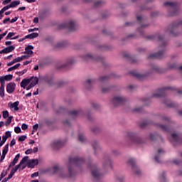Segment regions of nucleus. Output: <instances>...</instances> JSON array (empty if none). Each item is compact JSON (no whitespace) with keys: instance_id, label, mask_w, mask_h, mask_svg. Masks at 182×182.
<instances>
[{"instance_id":"1","label":"nucleus","mask_w":182,"mask_h":182,"mask_svg":"<svg viewBox=\"0 0 182 182\" xmlns=\"http://www.w3.org/2000/svg\"><path fill=\"white\" fill-rule=\"evenodd\" d=\"M164 37L163 36H159V53H155L154 54H150L149 59H163L165 57L166 46H167V42L165 41Z\"/></svg>"},{"instance_id":"2","label":"nucleus","mask_w":182,"mask_h":182,"mask_svg":"<svg viewBox=\"0 0 182 182\" xmlns=\"http://www.w3.org/2000/svg\"><path fill=\"white\" fill-rule=\"evenodd\" d=\"M164 6L168 7L169 16H176L178 14L179 6L177 2H165Z\"/></svg>"},{"instance_id":"3","label":"nucleus","mask_w":182,"mask_h":182,"mask_svg":"<svg viewBox=\"0 0 182 182\" xmlns=\"http://www.w3.org/2000/svg\"><path fill=\"white\" fill-rule=\"evenodd\" d=\"M168 90L175 91L176 90V88L175 87H166L164 88H161L159 90V92L154 93L152 96V97H165L167 94Z\"/></svg>"},{"instance_id":"4","label":"nucleus","mask_w":182,"mask_h":182,"mask_svg":"<svg viewBox=\"0 0 182 182\" xmlns=\"http://www.w3.org/2000/svg\"><path fill=\"white\" fill-rule=\"evenodd\" d=\"M180 27H182V20L180 21L173 22L171 26L168 28V31L169 32L171 36L176 37L178 36V34L175 33V31L177 28Z\"/></svg>"},{"instance_id":"5","label":"nucleus","mask_w":182,"mask_h":182,"mask_svg":"<svg viewBox=\"0 0 182 182\" xmlns=\"http://www.w3.org/2000/svg\"><path fill=\"white\" fill-rule=\"evenodd\" d=\"M127 139L135 144H140L142 143L141 138L138 137L136 134L133 132H127Z\"/></svg>"},{"instance_id":"6","label":"nucleus","mask_w":182,"mask_h":182,"mask_svg":"<svg viewBox=\"0 0 182 182\" xmlns=\"http://www.w3.org/2000/svg\"><path fill=\"white\" fill-rule=\"evenodd\" d=\"M85 159L84 158H80V157H75V158H70L69 159V164L70 166L72 165H74L75 166H80L82 164H84Z\"/></svg>"},{"instance_id":"7","label":"nucleus","mask_w":182,"mask_h":182,"mask_svg":"<svg viewBox=\"0 0 182 182\" xmlns=\"http://www.w3.org/2000/svg\"><path fill=\"white\" fill-rule=\"evenodd\" d=\"M126 102L127 99L120 96H114L112 100V103L114 107H118L121 105H124Z\"/></svg>"},{"instance_id":"8","label":"nucleus","mask_w":182,"mask_h":182,"mask_svg":"<svg viewBox=\"0 0 182 182\" xmlns=\"http://www.w3.org/2000/svg\"><path fill=\"white\" fill-rule=\"evenodd\" d=\"M65 143H68V139H63L61 141H54L51 144V147L54 150H59V149H61V147L65 146Z\"/></svg>"},{"instance_id":"9","label":"nucleus","mask_w":182,"mask_h":182,"mask_svg":"<svg viewBox=\"0 0 182 182\" xmlns=\"http://www.w3.org/2000/svg\"><path fill=\"white\" fill-rule=\"evenodd\" d=\"M60 177L61 178H68L69 177V164L68 162L63 166L60 173Z\"/></svg>"},{"instance_id":"10","label":"nucleus","mask_w":182,"mask_h":182,"mask_svg":"<svg viewBox=\"0 0 182 182\" xmlns=\"http://www.w3.org/2000/svg\"><path fill=\"white\" fill-rule=\"evenodd\" d=\"M29 159L28 156H24L20 161V163L16 165L15 166L14 168L11 170V173H12L14 175L15 174V173H16L18 171V170H19L20 167L23 165L25 164V163H26V161H28V159Z\"/></svg>"},{"instance_id":"11","label":"nucleus","mask_w":182,"mask_h":182,"mask_svg":"<svg viewBox=\"0 0 182 182\" xmlns=\"http://www.w3.org/2000/svg\"><path fill=\"white\" fill-rule=\"evenodd\" d=\"M127 164L129 165H132V168L133 171L137 174V175H140L141 173V171L139 168H138V167L135 165V161L133 159H129L127 161Z\"/></svg>"},{"instance_id":"12","label":"nucleus","mask_w":182,"mask_h":182,"mask_svg":"<svg viewBox=\"0 0 182 182\" xmlns=\"http://www.w3.org/2000/svg\"><path fill=\"white\" fill-rule=\"evenodd\" d=\"M8 107H9L11 112H18L19 110V101L9 102Z\"/></svg>"},{"instance_id":"13","label":"nucleus","mask_w":182,"mask_h":182,"mask_svg":"<svg viewBox=\"0 0 182 182\" xmlns=\"http://www.w3.org/2000/svg\"><path fill=\"white\" fill-rule=\"evenodd\" d=\"M171 138V143L173 144V146H176V144H182V139L180 138L177 134H172Z\"/></svg>"},{"instance_id":"14","label":"nucleus","mask_w":182,"mask_h":182,"mask_svg":"<svg viewBox=\"0 0 182 182\" xmlns=\"http://www.w3.org/2000/svg\"><path fill=\"white\" fill-rule=\"evenodd\" d=\"M137 21L138 22H139L140 25H141V28H138V31L139 32V33L143 36V31H141L142 28H146L149 26V24H144V19L142 18L141 16H137Z\"/></svg>"},{"instance_id":"15","label":"nucleus","mask_w":182,"mask_h":182,"mask_svg":"<svg viewBox=\"0 0 182 182\" xmlns=\"http://www.w3.org/2000/svg\"><path fill=\"white\" fill-rule=\"evenodd\" d=\"M15 89H16V84H15V82L8 83L6 87L7 93L10 95L15 92Z\"/></svg>"},{"instance_id":"16","label":"nucleus","mask_w":182,"mask_h":182,"mask_svg":"<svg viewBox=\"0 0 182 182\" xmlns=\"http://www.w3.org/2000/svg\"><path fill=\"white\" fill-rule=\"evenodd\" d=\"M131 74L132 75H134V77H136L137 79H139L140 80H142L146 76H148L150 73H146V75H141V74H139V73H136V71H132V72H131Z\"/></svg>"},{"instance_id":"17","label":"nucleus","mask_w":182,"mask_h":182,"mask_svg":"<svg viewBox=\"0 0 182 182\" xmlns=\"http://www.w3.org/2000/svg\"><path fill=\"white\" fill-rule=\"evenodd\" d=\"M19 157H21V154H18L17 155H16V156L13 159V161H11L9 165L7 170H11V167H14V166H15V164L18 163V161H19Z\"/></svg>"},{"instance_id":"18","label":"nucleus","mask_w":182,"mask_h":182,"mask_svg":"<svg viewBox=\"0 0 182 182\" xmlns=\"http://www.w3.org/2000/svg\"><path fill=\"white\" fill-rule=\"evenodd\" d=\"M158 154L157 155L155 156V160L158 164H161V161L160 160L161 157V154H165V151L162 149H159L158 150Z\"/></svg>"},{"instance_id":"19","label":"nucleus","mask_w":182,"mask_h":182,"mask_svg":"<svg viewBox=\"0 0 182 182\" xmlns=\"http://www.w3.org/2000/svg\"><path fill=\"white\" fill-rule=\"evenodd\" d=\"M81 110H73L69 112L70 119H75L76 117L80 115Z\"/></svg>"},{"instance_id":"20","label":"nucleus","mask_w":182,"mask_h":182,"mask_svg":"<svg viewBox=\"0 0 182 182\" xmlns=\"http://www.w3.org/2000/svg\"><path fill=\"white\" fill-rule=\"evenodd\" d=\"M77 29L76 23L73 21H69V32L75 31Z\"/></svg>"},{"instance_id":"21","label":"nucleus","mask_w":182,"mask_h":182,"mask_svg":"<svg viewBox=\"0 0 182 182\" xmlns=\"http://www.w3.org/2000/svg\"><path fill=\"white\" fill-rule=\"evenodd\" d=\"M13 50H15V46H10L6 47V48H4L3 50H1L0 51V54H2V53H11V52H13Z\"/></svg>"},{"instance_id":"22","label":"nucleus","mask_w":182,"mask_h":182,"mask_svg":"<svg viewBox=\"0 0 182 182\" xmlns=\"http://www.w3.org/2000/svg\"><path fill=\"white\" fill-rule=\"evenodd\" d=\"M24 53L26 55H29L30 56H32V55H33V46H27L25 48Z\"/></svg>"},{"instance_id":"23","label":"nucleus","mask_w":182,"mask_h":182,"mask_svg":"<svg viewBox=\"0 0 182 182\" xmlns=\"http://www.w3.org/2000/svg\"><path fill=\"white\" fill-rule=\"evenodd\" d=\"M31 81L32 79L29 78L22 80V81L20 83L21 87H23V89H26V86H28V85H29V83H31Z\"/></svg>"},{"instance_id":"24","label":"nucleus","mask_w":182,"mask_h":182,"mask_svg":"<svg viewBox=\"0 0 182 182\" xmlns=\"http://www.w3.org/2000/svg\"><path fill=\"white\" fill-rule=\"evenodd\" d=\"M39 164V160L38 159H31L28 162V168H33L35 166H38Z\"/></svg>"},{"instance_id":"25","label":"nucleus","mask_w":182,"mask_h":182,"mask_svg":"<svg viewBox=\"0 0 182 182\" xmlns=\"http://www.w3.org/2000/svg\"><path fill=\"white\" fill-rule=\"evenodd\" d=\"M12 77H14L12 75H6L4 77L1 76L0 77V83L2 84L3 82L4 85H5V80H12Z\"/></svg>"},{"instance_id":"26","label":"nucleus","mask_w":182,"mask_h":182,"mask_svg":"<svg viewBox=\"0 0 182 182\" xmlns=\"http://www.w3.org/2000/svg\"><path fill=\"white\" fill-rule=\"evenodd\" d=\"M92 173L96 179H100L102 176V174L99 171V168L97 167L92 170Z\"/></svg>"},{"instance_id":"27","label":"nucleus","mask_w":182,"mask_h":182,"mask_svg":"<svg viewBox=\"0 0 182 182\" xmlns=\"http://www.w3.org/2000/svg\"><path fill=\"white\" fill-rule=\"evenodd\" d=\"M161 120H162L166 124H168V125H172L174 124V122L171 121V118L166 117V115H162V117H161Z\"/></svg>"},{"instance_id":"28","label":"nucleus","mask_w":182,"mask_h":182,"mask_svg":"<svg viewBox=\"0 0 182 182\" xmlns=\"http://www.w3.org/2000/svg\"><path fill=\"white\" fill-rule=\"evenodd\" d=\"M103 167H108L109 166L110 168H112V161L109 158H107V160H105L103 164H102Z\"/></svg>"},{"instance_id":"29","label":"nucleus","mask_w":182,"mask_h":182,"mask_svg":"<svg viewBox=\"0 0 182 182\" xmlns=\"http://www.w3.org/2000/svg\"><path fill=\"white\" fill-rule=\"evenodd\" d=\"M0 97H5V85L4 84V82H1L0 86Z\"/></svg>"},{"instance_id":"30","label":"nucleus","mask_w":182,"mask_h":182,"mask_svg":"<svg viewBox=\"0 0 182 182\" xmlns=\"http://www.w3.org/2000/svg\"><path fill=\"white\" fill-rule=\"evenodd\" d=\"M164 104H165V105L167 107H176V104L174 102H171L170 100H165L164 101Z\"/></svg>"},{"instance_id":"31","label":"nucleus","mask_w":182,"mask_h":182,"mask_svg":"<svg viewBox=\"0 0 182 182\" xmlns=\"http://www.w3.org/2000/svg\"><path fill=\"white\" fill-rule=\"evenodd\" d=\"M124 58L129 59L132 63L134 64L137 63V60L134 58L130 56V54H128V53L124 54Z\"/></svg>"},{"instance_id":"32","label":"nucleus","mask_w":182,"mask_h":182,"mask_svg":"<svg viewBox=\"0 0 182 182\" xmlns=\"http://www.w3.org/2000/svg\"><path fill=\"white\" fill-rule=\"evenodd\" d=\"M39 36V33H32L25 36V39H35V38H38Z\"/></svg>"},{"instance_id":"33","label":"nucleus","mask_w":182,"mask_h":182,"mask_svg":"<svg viewBox=\"0 0 182 182\" xmlns=\"http://www.w3.org/2000/svg\"><path fill=\"white\" fill-rule=\"evenodd\" d=\"M95 80L94 79H89L87 80V82H85V87H87V90H90V86H92V85H94Z\"/></svg>"},{"instance_id":"34","label":"nucleus","mask_w":182,"mask_h":182,"mask_svg":"<svg viewBox=\"0 0 182 182\" xmlns=\"http://www.w3.org/2000/svg\"><path fill=\"white\" fill-rule=\"evenodd\" d=\"M151 70L152 73L155 72L157 73H161L163 72V70L161 68H159V67L157 65H153L151 68Z\"/></svg>"},{"instance_id":"35","label":"nucleus","mask_w":182,"mask_h":182,"mask_svg":"<svg viewBox=\"0 0 182 182\" xmlns=\"http://www.w3.org/2000/svg\"><path fill=\"white\" fill-rule=\"evenodd\" d=\"M20 4H21V1L17 0V1H12L9 4V6H10V8H16V6H18V5H20Z\"/></svg>"},{"instance_id":"36","label":"nucleus","mask_w":182,"mask_h":182,"mask_svg":"<svg viewBox=\"0 0 182 182\" xmlns=\"http://www.w3.org/2000/svg\"><path fill=\"white\" fill-rule=\"evenodd\" d=\"M19 66H21V63H17L15 65L8 68L7 72H12V70H16V69H18Z\"/></svg>"},{"instance_id":"37","label":"nucleus","mask_w":182,"mask_h":182,"mask_svg":"<svg viewBox=\"0 0 182 182\" xmlns=\"http://www.w3.org/2000/svg\"><path fill=\"white\" fill-rule=\"evenodd\" d=\"M159 127L164 132H170V128L168 126L166 127L165 125L159 124Z\"/></svg>"},{"instance_id":"38","label":"nucleus","mask_w":182,"mask_h":182,"mask_svg":"<svg viewBox=\"0 0 182 182\" xmlns=\"http://www.w3.org/2000/svg\"><path fill=\"white\" fill-rule=\"evenodd\" d=\"M34 82H31L29 85L31 87V88L35 87V86H36V85H38V83L39 82V78H38V77H35Z\"/></svg>"},{"instance_id":"39","label":"nucleus","mask_w":182,"mask_h":182,"mask_svg":"<svg viewBox=\"0 0 182 182\" xmlns=\"http://www.w3.org/2000/svg\"><path fill=\"white\" fill-rule=\"evenodd\" d=\"M92 147L95 151H99L100 150L99 144L97 141L93 142Z\"/></svg>"},{"instance_id":"40","label":"nucleus","mask_w":182,"mask_h":182,"mask_svg":"<svg viewBox=\"0 0 182 182\" xmlns=\"http://www.w3.org/2000/svg\"><path fill=\"white\" fill-rule=\"evenodd\" d=\"M161 139V137L160 136H159L157 134H150V139L152 140V141H155L156 139Z\"/></svg>"},{"instance_id":"41","label":"nucleus","mask_w":182,"mask_h":182,"mask_svg":"<svg viewBox=\"0 0 182 182\" xmlns=\"http://www.w3.org/2000/svg\"><path fill=\"white\" fill-rule=\"evenodd\" d=\"M6 174H8V171L3 170L0 175V181H2V179L6 176Z\"/></svg>"},{"instance_id":"42","label":"nucleus","mask_w":182,"mask_h":182,"mask_svg":"<svg viewBox=\"0 0 182 182\" xmlns=\"http://www.w3.org/2000/svg\"><path fill=\"white\" fill-rule=\"evenodd\" d=\"M9 147V144H7L4 146V148L3 151H2V154L6 156V154H8Z\"/></svg>"},{"instance_id":"43","label":"nucleus","mask_w":182,"mask_h":182,"mask_svg":"<svg viewBox=\"0 0 182 182\" xmlns=\"http://www.w3.org/2000/svg\"><path fill=\"white\" fill-rule=\"evenodd\" d=\"M105 4V1H98L97 2L95 3V7H99V6H102Z\"/></svg>"},{"instance_id":"44","label":"nucleus","mask_w":182,"mask_h":182,"mask_svg":"<svg viewBox=\"0 0 182 182\" xmlns=\"http://www.w3.org/2000/svg\"><path fill=\"white\" fill-rule=\"evenodd\" d=\"M109 78V77L108 76H102L100 77V82H101V83H104L105 82L107 81Z\"/></svg>"},{"instance_id":"45","label":"nucleus","mask_w":182,"mask_h":182,"mask_svg":"<svg viewBox=\"0 0 182 182\" xmlns=\"http://www.w3.org/2000/svg\"><path fill=\"white\" fill-rule=\"evenodd\" d=\"M75 173L73 171L72 168H70V169H69V178H70H70H72V177H75Z\"/></svg>"},{"instance_id":"46","label":"nucleus","mask_w":182,"mask_h":182,"mask_svg":"<svg viewBox=\"0 0 182 182\" xmlns=\"http://www.w3.org/2000/svg\"><path fill=\"white\" fill-rule=\"evenodd\" d=\"M12 119H14V117L11 116L9 117L6 122V126H9L11 123H12Z\"/></svg>"},{"instance_id":"47","label":"nucleus","mask_w":182,"mask_h":182,"mask_svg":"<svg viewBox=\"0 0 182 182\" xmlns=\"http://www.w3.org/2000/svg\"><path fill=\"white\" fill-rule=\"evenodd\" d=\"M6 140H8V138H6V136H3L2 141L0 142V147H2V146L5 144V142L6 141Z\"/></svg>"},{"instance_id":"48","label":"nucleus","mask_w":182,"mask_h":182,"mask_svg":"<svg viewBox=\"0 0 182 182\" xmlns=\"http://www.w3.org/2000/svg\"><path fill=\"white\" fill-rule=\"evenodd\" d=\"M11 8V6L8 5L4 6L1 10H0V14H4L6 11H8Z\"/></svg>"},{"instance_id":"49","label":"nucleus","mask_w":182,"mask_h":182,"mask_svg":"<svg viewBox=\"0 0 182 182\" xmlns=\"http://www.w3.org/2000/svg\"><path fill=\"white\" fill-rule=\"evenodd\" d=\"M3 117L4 119H8L9 117V112L8 110L3 111Z\"/></svg>"},{"instance_id":"50","label":"nucleus","mask_w":182,"mask_h":182,"mask_svg":"<svg viewBox=\"0 0 182 182\" xmlns=\"http://www.w3.org/2000/svg\"><path fill=\"white\" fill-rule=\"evenodd\" d=\"M149 124H151V123L149 122L148 121H145V122H144L143 123H141V124H139V126H140L141 128H144V127H146Z\"/></svg>"},{"instance_id":"51","label":"nucleus","mask_w":182,"mask_h":182,"mask_svg":"<svg viewBox=\"0 0 182 182\" xmlns=\"http://www.w3.org/2000/svg\"><path fill=\"white\" fill-rule=\"evenodd\" d=\"M78 138H79V140L81 141V142H84L85 140V137L84 136L83 134H80L79 136H78Z\"/></svg>"},{"instance_id":"52","label":"nucleus","mask_w":182,"mask_h":182,"mask_svg":"<svg viewBox=\"0 0 182 182\" xmlns=\"http://www.w3.org/2000/svg\"><path fill=\"white\" fill-rule=\"evenodd\" d=\"M23 56H21V57H18L16 58H15L14 60V63H18V62H22V60H23Z\"/></svg>"},{"instance_id":"53","label":"nucleus","mask_w":182,"mask_h":182,"mask_svg":"<svg viewBox=\"0 0 182 182\" xmlns=\"http://www.w3.org/2000/svg\"><path fill=\"white\" fill-rule=\"evenodd\" d=\"M26 72H28V70L24 69L22 71L17 72L16 75H18V76H22L23 75H25V73H26Z\"/></svg>"},{"instance_id":"54","label":"nucleus","mask_w":182,"mask_h":182,"mask_svg":"<svg viewBox=\"0 0 182 182\" xmlns=\"http://www.w3.org/2000/svg\"><path fill=\"white\" fill-rule=\"evenodd\" d=\"M161 182H166V172L162 173V176H161Z\"/></svg>"},{"instance_id":"55","label":"nucleus","mask_w":182,"mask_h":182,"mask_svg":"<svg viewBox=\"0 0 182 182\" xmlns=\"http://www.w3.org/2000/svg\"><path fill=\"white\" fill-rule=\"evenodd\" d=\"M16 33H9L8 35L6 36V39H11V38H12V36H15Z\"/></svg>"},{"instance_id":"56","label":"nucleus","mask_w":182,"mask_h":182,"mask_svg":"<svg viewBox=\"0 0 182 182\" xmlns=\"http://www.w3.org/2000/svg\"><path fill=\"white\" fill-rule=\"evenodd\" d=\"M26 140V135H22L18 138V141H25Z\"/></svg>"},{"instance_id":"57","label":"nucleus","mask_w":182,"mask_h":182,"mask_svg":"<svg viewBox=\"0 0 182 182\" xmlns=\"http://www.w3.org/2000/svg\"><path fill=\"white\" fill-rule=\"evenodd\" d=\"M14 132H15V133H17V134H19V133H21V127H16L14 128Z\"/></svg>"},{"instance_id":"58","label":"nucleus","mask_w":182,"mask_h":182,"mask_svg":"<svg viewBox=\"0 0 182 182\" xmlns=\"http://www.w3.org/2000/svg\"><path fill=\"white\" fill-rule=\"evenodd\" d=\"M11 136H12V134H11V132L7 131L5 132L4 137H6V139H8V137H11Z\"/></svg>"},{"instance_id":"59","label":"nucleus","mask_w":182,"mask_h":182,"mask_svg":"<svg viewBox=\"0 0 182 182\" xmlns=\"http://www.w3.org/2000/svg\"><path fill=\"white\" fill-rule=\"evenodd\" d=\"M109 90H110V87H106V88L103 87L102 88V93H107V92H109Z\"/></svg>"},{"instance_id":"60","label":"nucleus","mask_w":182,"mask_h":182,"mask_svg":"<svg viewBox=\"0 0 182 182\" xmlns=\"http://www.w3.org/2000/svg\"><path fill=\"white\" fill-rule=\"evenodd\" d=\"M169 69H177L178 68V65L175 63L172 64L171 65H170L168 67Z\"/></svg>"},{"instance_id":"61","label":"nucleus","mask_w":182,"mask_h":182,"mask_svg":"<svg viewBox=\"0 0 182 182\" xmlns=\"http://www.w3.org/2000/svg\"><path fill=\"white\" fill-rule=\"evenodd\" d=\"M16 144V140H15V139H13L10 144L11 147H13V146H15Z\"/></svg>"},{"instance_id":"62","label":"nucleus","mask_w":182,"mask_h":182,"mask_svg":"<svg viewBox=\"0 0 182 182\" xmlns=\"http://www.w3.org/2000/svg\"><path fill=\"white\" fill-rule=\"evenodd\" d=\"M21 129L22 130H26L28 129V125L26 124H22Z\"/></svg>"},{"instance_id":"63","label":"nucleus","mask_w":182,"mask_h":182,"mask_svg":"<svg viewBox=\"0 0 182 182\" xmlns=\"http://www.w3.org/2000/svg\"><path fill=\"white\" fill-rule=\"evenodd\" d=\"M94 59V57L92 55V54H87V55L85 56V59Z\"/></svg>"},{"instance_id":"64","label":"nucleus","mask_w":182,"mask_h":182,"mask_svg":"<svg viewBox=\"0 0 182 182\" xmlns=\"http://www.w3.org/2000/svg\"><path fill=\"white\" fill-rule=\"evenodd\" d=\"M25 154H32V149H27L25 151Z\"/></svg>"}]
</instances>
